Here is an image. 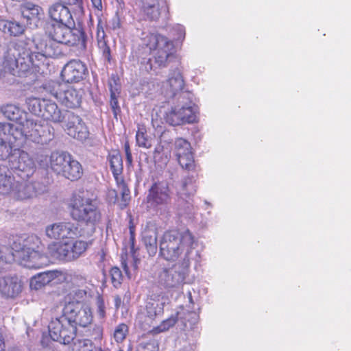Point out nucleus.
Returning a JSON list of instances; mask_svg holds the SVG:
<instances>
[{"instance_id":"45","label":"nucleus","mask_w":351,"mask_h":351,"mask_svg":"<svg viewBox=\"0 0 351 351\" xmlns=\"http://www.w3.org/2000/svg\"><path fill=\"white\" fill-rule=\"evenodd\" d=\"M143 242L149 256H154L157 252V238L154 235H146L143 237Z\"/></svg>"},{"instance_id":"38","label":"nucleus","mask_w":351,"mask_h":351,"mask_svg":"<svg viewBox=\"0 0 351 351\" xmlns=\"http://www.w3.org/2000/svg\"><path fill=\"white\" fill-rule=\"evenodd\" d=\"M109 89L110 92V108L114 117L117 119V116L121 113V110L118 101V97L120 94V86L115 79H113V82H109Z\"/></svg>"},{"instance_id":"42","label":"nucleus","mask_w":351,"mask_h":351,"mask_svg":"<svg viewBox=\"0 0 351 351\" xmlns=\"http://www.w3.org/2000/svg\"><path fill=\"white\" fill-rule=\"evenodd\" d=\"M45 100V98L29 97L26 99L25 103L28 110L32 114L40 117Z\"/></svg>"},{"instance_id":"37","label":"nucleus","mask_w":351,"mask_h":351,"mask_svg":"<svg viewBox=\"0 0 351 351\" xmlns=\"http://www.w3.org/2000/svg\"><path fill=\"white\" fill-rule=\"evenodd\" d=\"M105 36L106 34L104 30L102 23L101 21L99 20L97 27V45L104 58L108 62H110L111 58V51L110 47L107 45V42L105 40Z\"/></svg>"},{"instance_id":"12","label":"nucleus","mask_w":351,"mask_h":351,"mask_svg":"<svg viewBox=\"0 0 351 351\" xmlns=\"http://www.w3.org/2000/svg\"><path fill=\"white\" fill-rule=\"evenodd\" d=\"M62 314L76 329L77 326L87 327L93 319L91 308L80 302H66L62 309Z\"/></svg>"},{"instance_id":"8","label":"nucleus","mask_w":351,"mask_h":351,"mask_svg":"<svg viewBox=\"0 0 351 351\" xmlns=\"http://www.w3.org/2000/svg\"><path fill=\"white\" fill-rule=\"evenodd\" d=\"M191 92H183L178 98V105L166 115V121L171 125H180L195 121L197 106L193 102Z\"/></svg>"},{"instance_id":"33","label":"nucleus","mask_w":351,"mask_h":351,"mask_svg":"<svg viewBox=\"0 0 351 351\" xmlns=\"http://www.w3.org/2000/svg\"><path fill=\"white\" fill-rule=\"evenodd\" d=\"M60 175L71 181L77 180L83 175L82 167L81 164L77 160H74L71 156Z\"/></svg>"},{"instance_id":"53","label":"nucleus","mask_w":351,"mask_h":351,"mask_svg":"<svg viewBox=\"0 0 351 351\" xmlns=\"http://www.w3.org/2000/svg\"><path fill=\"white\" fill-rule=\"evenodd\" d=\"M121 203L120 206L121 208H125L130 200V191L125 184L121 186Z\"/></svg>"},{"instance_id":"26","label":"nucleus","mask_w":351,"mask_h":351,"mask_svg":"<svg viewBox=\"0 0 351 351\" xmlns=\"http://www.w3.org/2000/svg\"><path fill=\"white\" fill-rule=\"evenodd\" d=\"M162 312V307L158 302L149 300L146 302L145 306L137 315V319L146 328V326H150L156 317Z\"/></svg>"},{"instance_id":"36","label":"nucleus","mask_w":351,"mask_h":351,"mask_svg":"<svg viewBox=\"0 0 351 351\" xmlns=\"http://www.w3.org/2000/svg\"><path fill=\"white\" fill-rule=\"evenodd\" d=\"M14 176L6 165H0V193L7 194L10 191Z\"/></svg>"},{"instance_id":"62","label":"nucleus","mask_w":351,"mask_h":351,"mask_svg":"<svg viewBox=\"0 0 351 351\" xmlns=\"http://www.w3.org/2000/svg\"><path fill=\"white\" fill-rule=\"evenodd\" d=\"M3 347H4L3 339L1 336V335L0 334V351L3 350Z\"/></svg>"},{"instance_id":"64","label":"nucleus","mask_w":351,"mask_h":351,"mask_svg":"<svg viewBox=\"0 0 351 351\" xmlns=\"http://www.w3.org/2000/svg\"><path fill=\"white\" fill-rule=\"evenodd\" d=\"M188 297H189V302L191 304H193V300L192 298L191 293L190 291H189V293H188Z\"/></svg>"},{"instance_id":"63","label":"nucleus","mask_w":351,"mask_h":351,"mask_svg":"<svg viewBox=\"0 0 351 351\" xmlns=\"http://www.w3.org/2000/svg\"><path fill=\"white\" fill-rule=\"evenodd\" d=\"M162 150V147L161 145H158L154 149V153H160Z\"/></svg>"},{"instance_id":"17","label":"nucleus","mask_w":351,"mask_h":351,"mask_svg":"<svg viewBox=\"0 0 351 351\" xmlns=\"http://www.w3.org/2000/svg\"><path fill=\"white\" fill-rule=\"evenodd\" d=\"M64 130L69 136L82 142L89 136V131L85 123L80 116L73 112L66 114Z\"/></svg>"},{"instance_id":"54","label":"nucleus","mask_w":351,"mask_h":351,"mask_svg":"<svg viewBox=\"0 0 351 351\" xmlns=\"http://www.w3.org/2000/svg\"><path fill=\"white\" fill-rule=\"evenodd\" d=\"M97 315L101 319H104L106 317V306L104 299L99 296L97 298Z\"/></svg>"},{"instance_id":"30","label":"nucleus","mask_w":351,"mask_h":351,"mask_svg":"<svg viewBox=\"0 0 351 351\" xmlns=\"http://www.w3.org/2000/svg\"><path fill=\"white\" fill-rule=\"evenodd\" d=\"M21 291L17 277H5L0 280V292L8 298H14Z\"/></svg>"},{"instance_id":"6","label":"nucleus","mask_w":351,"mask_h":351,"mask_svg":"<svg viewBox=\"0 0 351 351\" xmlns=\"http://www.w3.org/2000/svg\"><path fill=\"white\" fill-rule=\"evenodd\" d=\"M25 241L21 252L16 254L17 263L29 269H38L50 263L49 256L38 250L40 241L36 235L21 234Z\"/></svg>"},{"instance_id":"48","label":"nucleus","mask_w":351,"mask_h":351,"mask_svg":"<svg viewBox=\"0 0 351 351\" xmlns=\"http://www.w3.org/2000/svg\"><path fill=\"white\" fill-rule=\"evenodd\" d=\"M128 332V326L125 324H119L114 331V339L117 343L122 342Z\"/></svg>"},{"instance_id":"2","label":"nucleus","mask_w":351,"mask_h":351,"mask_svg":"<svg viewBox=\"0 0 351 351\" xmlns=\"http://www.w3.org/2000/svg\"><path fill=\"white\" fill-rule=\"evenodd\" d=\"M198 242L187 229L182 232L170 230L166 232L160 243V256L167 261H176L190 264L191 261H199L200 254L197 249Z\"/></svg>"},{"instance_id":"7","label":"nucleus","mask_w":351,"mask_h":351,"mask_svg":"<svg viewBox=\"0 0 351 351\" xmlns=\"http://www.w3.org/2000/svg\"><path fill=\"white\" fill-rule=\"evenodd\" d=\"M69 207L73 219H100L101 217L97 199L89 197L84 191L72 194Z\"/></svg>"},{"instance_id":"56","label":"nucleus","mask_w":351,"mask_h":351,"mask_svg":"<svg viewBox=\"0 0 351 351\" xmlns=\"http://www.w3.org/2000/svg\"><path fill=\"white\" fill-rule=\"evenodd\" d=\"M63 3L71 5H75L77 8H82V0H61Z\"/></svg>"},{"instance_id":"51","label":"nucleus","mask_w":351,"mask_h":351,"mask_svg":"<svg viewBox=\"0 0 351 351\" xmlns=\"http://www.w3.org/2000/svg\"><path fill=\"white\" fill-rule=\"evenodd\" d=\"M112 283L114 287H118L121 284L122 273L120 269L117 267H112L110 271Z\"/></svg>"},{"instance_id":"50","label":"nucleus","mask_w":351,"mask_h":351,"mask_svg":"<svg viewBox=\"0 0 351 351\" xmlns=\"http://www.w3.org/2000/svg\"><path fill=\"white\" fill-rule=\"evenodd\" d=\"M171 34L174 40L182 42L186 34L184 27L180 24L175 25L171 29Z\"/></svg>"},{"instance_id":"20","label":"nucleus","mask_w":351,"mask_h":351,"mask_svg":"<svg viewBox=\"0 0 351 351\" xmlns=\"http://www.w3.org/2000/svg\"><path fill=\"white\" fill-rule=\"evenodd\" d=\"M24 239L20 237V235H14L10 239V249L5 245L0 246V267L5 263L17 262L16 255L21 252L22 246L24 247Z\"/></svg>"},{"instance_id":"43","label":"nucleus","mask_w":351,"mask_h":351,"mask_svg":"<svg viewBox=\"0 0 351 351\" xmlns=\"http://www.w3.org/2000/svg\"><path fill=\"white\" fill-rule=\"evenodd\" d=\"M98 348L90 339H80L74 341L73 350L75 351H96Z\"/></svg>"},{"instance_id":"31","label":"nucleus","mask_w":351,"mask_h":351,"mask_svg":"<svg viewBox=\"0 0 351 351\" xmlns=\"http://www.w3.org/2000/svg\"><path fill=\"white\" fill-rule=\"evenodd\" d=\"M62 274V273L58 270L47 271L40 273L32 278L30 280V287L32 289H40Z\"/></svg>"},{"instance_id":"60","label":"nucleus","mask_w":351,"mask_h":351,"mask_svg":"<svg viewBox=\"0 0 351 351\" xmlns=\"http://www.w3.org/2000/svg\"><path fill=\"white\" fill-rule=\"evenodd\" d=\"M125 156H126V163H127V165L128 166H132V162H133V158H132V153L126 154Z\"/></svg>"},{"instance_id":"57","label":"nucleus","mask_w":351,"mask_h":351,"mask_svg":"<svg viewBox=\"0 0 351 351\" xmlns=\"http://www.w3.org/2000/svg\"><path fill=\"white\" fill-rule=\"evenodd\" d=\"M121 27V22L118 15L114 16L112 19V28L113 29H119Z\"/></svg>"},{"instance_id":"19","label":"nucleus","mask_w":351,"mask_h":351,"mask_svg":"<svg viewBox=\"0 0 351 351\" xmlns=\"http://www.w3.org/2000/svg\"><path fill=\"white\" fill-rule=\"evenodd\" d=\"M174 152L183 169L189 171L195 169V161L189 142L182 138H177L174 143Z\"/></svg>"},{"instance_id":"3","label":"nucleus","mask_w":351,"mask_h":351,"mask_svg":"<svg viewBox=\"0 0 351 351\" xmlns=\"http://www.w3.org/2000/svg\"><path fill=\"white\" fill-rule=\"evenodd\" d=\"M141 46L145 53L152 54L146 58L141 56V64H145L147 71L157 67H165L167 62L173 57V43L159 34L143 33Z\"/></svg>"},{"instance_id":"39","label":"nucleus","mask_w":351,"mask_h":351,"mask_svg":"<svg viewBox=\"0 0 351 351\" xmlns=\"http://www.w3.org/2000/svg\"><path fill=\"white\" fill-rule=\"evenodd\" d=\"M184 315L185 312L184 308L180 307V310L174 315H172L170 317L162 322L156 330L159 332L166 331L173 326L178 321H180L183 325L186 326V323L184 321L186 319V317H184Z\"/></svg>"},{"instance_id":"25","label":"nucleus","mask_w":351,"mask_h":351,"mask_svg":"<svg viewBox=\"0 0 351 351\" xmlns=\"http://www.w3.org/2000/svg\"><path fill=\"white\" fill-rule=\"evenodd\" d=\"M51 24H75L69 9L61 3L51 5L48 10Z\"/></svg>"},{"instance_id":"34","label":"nucleus","mask_w":351,"mask_h":351,"mask_svg":"<svg viewBox=\"0 0 351 351\" xmlns=\"http://www.w3.org/2000/svg\"><path fill=\"white\" fill-rule=\"evenodd\" d=\"M4 116L8 119L19 123L21 126L27 118V114L18 106L13 104H7L1 108Z\"/></svg>"},{"instance_id":"11","label":"nucleus","mask_w":351,"mask_h":351,"mask_svg":"<svg viewBox=\"0 0 351 351\" xmlns=\"http://www.w3.org/2000/svg\"><path fill=\"white\" fill-rule=\"evenodd\" d=\"M48 191V186L39 181L14 182L11 184L10 191L6 195L19 201H27L36 198Z\"/></svg>"},{"instance_id":"28","label":"nucleus","mask_w":351,"mask_h":351,"mask_svg":"<svg viewBox=\"0 0 351 351\" xmlns=\"http://www.w3.org/2000/svg\"><path fill=\"white\" fill-rule=\"evenodd\" d=\"M22 16L26 19L27 23L33 26H38L40 19L43 16L42 8L31 2H27L21 7Z\"/></svg>"},{"instance_id":"10","label":"nucleus","mask_w":351,"mask_h":351,"mask_svg":"<svg viewBox=\"0 0 351 351\" xmlns=\"http://www.w3.org/2000/svg\"><path fill=\"white\" fill-rule=\"evenodd\" d=\"M92 221H77L76 226L70 222L60 221L47 226L46 235L53 239H72L75 237H83L85 235L83 228L91 226L94 223Z\"/></svg>"},{"instance_id":"46","label":"nucleus","mask_w":351,"mask_h":351,"mask_svg":"<svg viewBox=\"0 0 351 351\" xmlns=\"http://www.w3.org/2000/svg\"><path fill=\"white\" fill-rule=\"evenodd\" d=\"M136 351H158V342L155 339L143 341L138 343Z\"/></svg>"},{"instance_id":"23","label":"nucleus","mask_w":351,"mask_h":351,"mask_svg":"<svg viewBox=\"0 0 351 351\" xmlns=\"http://www.w3.org/2000/svg\"><path fill=\"white\" fill-rule=\"evenodd\" d=\"M184 82L180 71L176 68L170 71L169 77L165 82L163 83L162 88H165V94L167 97H174L177 94L179 95L183 93Z\"/></svg>"},{"instance_id":"61","label":"nucleus","mask_w":351,"mask_h":351,"mask_svg":"<svg viewBox=\"0 0 351 351\" xmlns=\"http://www.w3.org/2000/svg\"><path fill=\"white\" fill-rule=\"evenodd\" d=\"M124 150H125V154L132 153L128 141H125L124 143Z\"/></svg>"},{"instance_id":"44","label":"nucleus","mask_w":351,"mask_h":351,"mask_svg":"<svg viewBox=\"0 0 351 351\" xmlns=\"http://www.w3.org/2000/svg\"><path fill=\"white\" fill-rule=\"evenodd\" d=\"M92 245L91 241H85L82 240H75L73 241V247L74 248L73 256L77 259L82 256L86 251L88 247Z\"/></svg>"},{"instance_id":"13","label":"nucleus","mask_w":351,"mask_h":351,"mask_svg":"<svg viewBox=\"0 0 351 351\" xmlns=\"http://www.w3.org/2000/svg\"><path fill=\"white\" fill-rule=\"evenodd\" d=\"M8 163L12 174H16L23 180L32 176L36 169L35 162L29 154L19 149H14Z\"/></svg>"},{"instance_id":"18","label":"nucleus","mask_w":351,"mask_h":351,"mask_svg":"<svg viewBox=\"0 0 351 351\" xmlns=\"http://www.w3.org/2000/svg\"><path fill=\"white\" fill-rule=\"evenodd\" d=\"M12 132V124L0 123V159L4 160L10 157L14 147L19 146Z\"/></svg>"},{"instance_id":"59","label":"nucleus","mask_w":351,"mask_h":351,"mask_svg":"<svg viewBox=\"0 0 351 351\" xmlns=\"http://www.w3.org/2000/svg\"><path fill=\"white\" fill-rule=\"evenodd\" d=\"M114 306L117 309H118L122 303L121 298L119 295H115L114 297Z\"/></svg>"},{"instance_id":"29","label":"nucleus","mask_w":351,"mask_h":351,"mask_svg":"<svg viewBox=\"0 0 351 351\" xmlns=\"http://www.w3.org/2000/svg\"><path fill=\"white\" fill-rule=\"evenodd\" d=\"M43 106L40 117L54 123H60L63 121L65 117L54 101L45 99Z\"/></svg>"},{"instance_id":"55","label":"nucleus","mask_w":351,"mask_h":351,"mask_svg":"<svg viewBox=\"0 0 351 351\" xmlns=\"http://www.w3.org/2000/svg\"><path fill=\"white\" fill-rule=\"evenodd\" d=\"M103 335V328L100 326L95 325L90 330L89 336L95 339H100Z\"/></svg>"},{"instance_id":"22","label":"nucleus","mask_w":351,"mask_h":351,"mask_svg":"<svg viewBox=\"0 0 351 351\" xmlns=\"http://www.w3.org/2000/svg\"><path fill=\"white\" fill-rule=\"evenodd\" d=\"M147 199L148 202L154 205H167L171 200L168 185L160 182L154 183L149 190Z\"/></svg>"},{"instance_id":"47","label":"nucleus","mask_w":351,"mask_h":351,"mask_svg":"<svg viewBox=\"0 0 351 351\" xmlns=\"http://www.w3.org/2000/svg\"><path fill=\"white\" fill-rule=\"evenodd\" d=\"M136 143L139 147L143 148H150L152 147V141L147 137L146 132L143 130H138L136 134Z\"/></svg>"},{"instance_id":"4","label":"nucleus","mask_w":351,"mask_h":351,"mask_svg":"<svg viewBox=\"0 0 351 351\" xmlns=\"http://www.w3.org/2000/svg\"><path fill=\"white\" fill-rule=\"evenodd\" d=\"M37 51H31L23 43H12L4 52L0 62V71L14 76L25 77L33 66H38Z\"/></svg>"},{"instance_id":"1","label":"nucleus","mask_w":351,"mask_h":351,"mask_svg":"<svg viewBox=\"0 0 351 351\" xmlns=\"http://www.w3.org/2000/svg\"><path fill=\"white\" fill-rule=\"evenodd\" d=\"M75 24H51L47 29L50 39L35 38L33 41L38 61L46 58H58L64 54L61 45H80L86 48V36L82 28L71 27Z\"/></svg>"},{"instance_id":"15","label":"nucleus","mask_w":351,"mask_h":351,"mask_svg":"<svg viewBox=\"0 0 351 351\" xmlns=\"http://www.w3.org/2000/svg\"><path fill=\"white\" fill-rule=\"evenodd\" d=\"M190 264L184 261L176 263L171 268L164 269L158 276L159 283L165 287L171 288L182 285L189 274Z\"/></svg>"},{"instance_id":"9","label":"nucleus","mask_w":351,"mask_h":351,"mask_svg":"<svg viewBox=\"0 0 351 351\" xmlns=\"http://www.w3.org/2000/svg\"><path fill=\"white\" fill-rule=\"evenodd\" d=\"M44 88L66 108H77L81 105L84 94L81 88L59 81H49L45 84Z\"/></svg>"},{"instance_id":"16","label":"nucleus","mask_w":351,"mask_h":351,"mask_svg":"<svg viewBox=\"0 0 351 351\" xmlns=\"http://www.w3.org/2000/svg\"><path fill=\"white\" fill-rule=\"evenodd\" d=\"M88 75L86 65L80 60H71L68 62L61 71L63 83H77L83 80Z\"/></svg>"},{"instance_id":"27","label":"nucleus","mask_w":351,"mask_h":351,"mask_svg":"<svg viewBox=\"0 0 351 351\" xmlns=\"http://www.w3.org/2000/svg\"><path fill=\"white\" fill-rule=\"evenodd\" d=\"M167 9L165 0H141V11L150 21L158 20L161 12H166Z\"/></svg>"},{"instance_id":"24","label":"nucleus","mask_w":351,"mask_h":351,"mask_svg":"<svg viewBox=\"0 0 351 351\" xmlns=\"http://www.w3.org/2000/svg\"><path fill=\"white\" fill-rule=\"evenodd\" d=\"M73 241H69L65 243H51L48 246V251L51 256L60 261H72L76 260L73 256L74 248Z\"/></svg>"},{"instance_id":"58","label":"nucleus","mask_w":351,"mask_h":351,"mask_svg":"<svg viewBox=\"0 0 351 351\" xmlns=\"http://www.w3.org/2000/svg\"><path fill=\"white\" fill-rule=\"evenodd\" d=\"M91 1V3H92V5L93 7L99 10V11H101L102 9H103V5H102V1L101 0H90Z\"/></svg>"},{"instance_id":"41","label":"nucleus","mask_w":351,"mask_h":351,"mask_svg":"<svg viewBox=\"0 0 351 351\" xmlns=\"http://www.w3.org/2000/svg\"><path fill=\"white\" fill-rule=\"evenodd\" d=\"M196 192V186L193 177L187 176L182 182V187L179 193L182 197L183 195L190 197Z\"/></svg>"},{"instance_id":"32","label":"nucleus","mask_w":351,"mask_h":351,"mask_svg":"<svg viewBox=\"0 0 351 351\" xmlns=\"http://www.w3.org/2000/svg\"><path fill=\"white\" fill-rule=\"evenodd\" d=\"M71 155L64 152H53L49 157L51 169L58 175H60Z\"/></svg>"},{"instance_id":"14","label":"nucleus","mask_w":351,"mask_h":351,"mask_svg":"<svg viewBox=\"0 0 351 351\" xmlns=\"http://www.w3.org/2000/svg\"><path fill=\"white\" fill-rule=\"evenodd\" d=\"M49 333L51 339L62 344H69L76 335V328L62 315L53 319L49 324Z\"/></svg>"},{"instance_id":"21","label":"nucleus","mask_w":351,"mask_h":351,"mask_svg":"<svg viewBox=\"0 0 351 351\" xmlns=\"http://www.w3.org/2000/svg\"><path fill=\"white\" fill-rule=\"evenodd\" d=\"M130 237L129 239L130 245V254L125 253L121 256V265L126 273L128 272V265L133 267L134 269H137L138 265L141 262L139 258L138 249L135 247V234H134V226L133 225V221H130Z\"/></svg>"},{"instance_id":"40","label":"nucleus","mask_w":351,"mask_h":351,"mask_svg":"<svg viewBox=\"0 0 351 351\" xmlns=\"http://www.w3.org/2000/svg\"><path fill=\"white\" fill-rule=\"evenodd\" d=\"M108 160L110 170L116 180L118 179L123 169L122 156L119 152H114L109 154Z\"/></svg>"},{"instance_id":"49","label":"nucleus","mask_w":351,"mask_h":351,"mask_svg":"<svg viewBox=\"0 0 351 351\" xmlns=\"http://www.w3.org/2000/svg\"><path fill=\"white\" fill-rule=\"evenodd\" d=\"M69 297L72 301L69 302H80L84 300L86 298V291L84 289H73L69 295Z\"/></svg>"},{"instance_id":"52","label":"nucleus","mask_w":351,"mask_h":351,"mask_svg":"<svg viewBox=\"0 0 351 351\" xmlns=\"http://www.w3.org/2000/svg\"><path fill=\"white\" fill-rule=\"evenodd\" d=\"M185 312V315L184 317H186V319L184 320L186 323V326L183 325L184 328L187 327V324H189L190 326L195 325L198 319V315L193 311H186L184 308Z\"/></svg>"},{"instance_id":"5","label":"nucleus","mask_w":351,"mask_h":351,"mask_svg":"<svg viewBox=\"0 0 351 351\" xmlns=\"http://www.w3.org/2000/svg\"><path fill=\"white\" fill-rule=\"evenodd\" d=\"M12 129L18 145L21 146L25 141L37 144L47 145L54 138L53 128L48 125H41L31 119H25L21 126H14Z\"/></svg>"},{"instance_id":"35","label":"nucleus","mask_w":351,"mask_h":351,"mask_svg":"<svg viewBox=\"0 0 351 351\" xmlns=\"http://www.w3.org/2000/svg\"><path fill=\"white\" fill-rule=\"evenodd\" d=\"M25 27L15 21H8L0 16V31L11 36H19L25 32Z\"/></svg>"}]
</instances>
